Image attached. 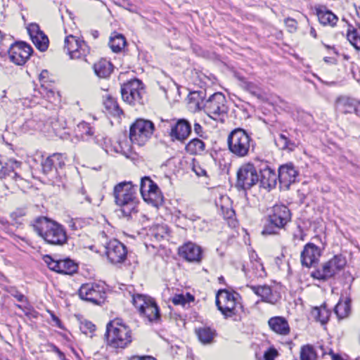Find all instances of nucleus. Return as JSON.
I'll return each instance as SVG.
<instances>
[{
    "mask_svg": "<svg viewBox=\"0 0 360 360\" xmlns=\"http://www.w3.org/2000/svg\"><path fill=\"white\" fill-rule=\"evenodd\" d=\"M32 47L25 42H16L11 45L8 53L9 59L18 65H24L31 56Z\"/></svg>",
    "mask_w": 360,
    "mask_h": 360,
    "instance_id": "16",
    "label": "nucleus"
},
{
    "mask_svg": "<svg viewBox=\"0 0 360 360\" xmlns=\"http://www.w3.org/2000/svg\"><path fill=\"white\" fill-rule=\"evenodd\" d=\"M78 294L82 300L95 304H100L105 297L104 285L96 283L83 284L79 289Z\"/></svg>",
    "mask_w": 360,
    "mask_h": 360,
    "instance_id": "12",
    "label": "nucleus"
},
{
    "mask_svg": "<svg viewBox=\"0 0 360 360\" xmlns=\"http://www.w3.org/2000/svg\"><path fill=\"white\" fill-rule=\"evenodd\" d=\"M285 24L289 28L290 32L295 31L297 29V22L292 18L285 19Z\"/></svg>",
    "mask_w": 360,
    "mask_h": 360,
    "instance_id": "51",
    "label": "nucleus"
},
{
    "mask_svg": "<svg viewBox=\"0 0 360 360\" xmlns=\"http://www.w3.org/2000/svg\"><path fill=\"white\" fill-rule=\"evenodd\" d=\"M8 167L4 166L1 160H0V179H3L6 176Z\"/></svg>",
    "mask_w": 360,
    "mask_h": 360,
    "instance_id": "58",
    "label": "nucleus"
},
{
    "mask_svg": "<svg viewBox=\"0 0 360 360\" xmlns=\"http://www.w3.org/2000/svg\"><path fill=\"white\" fill-rule=\"evenodd\" d=\"M238 297V293L231 292L226 290H221L217 292L216 305L226 318L239 315L240 312L243 311Z\"/></svg>",
    "mask_w": 360,
    "mask_h": 360,
    "instance_id": "6",
    "label": "nucleus"
},
{
    "mask_svg": "<svg viewBox=\"0 0 360 360\" xmlns=\"http://www.w3.org/2000/svg\"><path fill=\"white\" fill-rule=\"evenodd\" d=\"M317 318L322 324L326 323L328 320V312L326 311H322L319 310Z\"/></svg>",
    "mask_w": 360,
    "mask_h": 360,
    "instance_id": "53",
    "label": "nucleus"
},
{
    "mask_svg": "<svg viewBox=\"0 0 360 360\" xmlns=\"http://www.w3.org/2000/svg\"><path fill=\"white\" fill-rule=\"evenodd\" d=\"M169 124V136L172 141H178L184 143L191 133V124L186 119H179L167 122Z\"/></svg>",
    "mask_w": 360,
    "mask_h": 360,
    "instance_id": "14",
    "label": "nucleus"
},
{
    "mask_svg": "<svg viewBox=\"0 0 360 360\" xmlns=\"http://www.w3.org/2000/svg\"><path fill=\"white\" fill-rule=\"evenodd\" d=\"M354 112L360 117V101H356Z\"/></svg>",
    "mask_w": 360,
    "mask_h": 360,
    "instance_id": "60",
    "label": "nucleus"
},
{
    "mask_svg": "<svg viewBox=\"0 0 360 360\" xmlns=\"http://www.w3.org/2000/svg\"><path fill=\"white\" fill-rule=\"evenodd\" d=\"M275 143L281 150H289L292 151L296 147L295 142L290 140L288 136L284 133H281L278 135V136L275 139Z\"/></svg>",
    "mask_w": 360,
    "mask_h": 360,
    "instance_id": "32",
    "label": "nucleus"
},
{
    "mask_svg": "<svg viewBox=\"0 0 360 360\" xmlns=\"http://www.w3.org/2000/svg\"><path fill=\"white\" fill-rule=\"evenodd\" d=\"M193 130L194 132L199 136L200 137H203L204 131L202 129V127L199 124L195 122L193 124Z\"/></svg>",
    "mask_w": 360,
    "mask_h": 360,
    "instance_id": "55",
    "label": "nucleus"
},
{
    "mask_svg": "<svg viewBox=\"0 0 360 360\" xmlns=\"http://www.w3.org/2000/svg\"><path fill=\"white\" fill-rule=\"evenodd\" d=\"M268 325L271 330L280 335H288L290 328L288 321L283 316H274L269 319Z\"/></svg>",
    "mask_w": 360,
    "mask_h": 360,
    "instance_id": "22",
    "label": "nucleus"
},
{
    "mask_svg": "<svg viewBox=\"0 0 360 360\" xmlns=\"http://www.w3.org/2000/svg\"><path fill=\"white\" fill-rule=\"evenodd\" d=\"M185 150L191 155H202L205 150V143L202 140L195 138L186 145Z\"/></svg>",
    "mask_w": 360,
    "mask_h": 360,
    "instance_id": "29",
    "label": "nucleus"
},
{
    "mask_svg": "<svg viewBox=\"0 0 360 360\" xmlns=\"http://www.w3.org/2000/svg\"><path fill=\"white\" fill-rule=\"evenodd\" d=\"M188 300V304L191 302L194 301V297L191 295L190 293H187L186 295H185Z\"/></svg>",
    "mask_w": 360,
    "mask_h": 360,
    "instance_id": "63",
    "label": "nucleus"
},
{
    "mask_svg": "<svg viewBox=\"0 0 360 360\" xmlns=\"http://www.w3.org/2000/svg\"><path fill=\"white\" fill-rule=\"evenodd\" d=\"M56 156H52L50 155L49 156L46 160H44L42 162H41V167H42V171H43V173L45 174H48L49 173H50L54 168V158H56Z\"/></svg>",
    "mask_w": 360,
    "mask_h": 360,
    "instance_id": "41",
    "label": "nucleus"
},
{
    "mask_svg": "<svg viewBox=\"0 0 360 360\" xmlns=\"http://www.w3.org/2000/svg\"><path fill=\"white\" fill-rule=\"evenodd\" d=\"M203 110L214 120L224 122L229 110L225 96L221 92L213 94L204 103Z\"/></svg>",
    "mask_w": 360,
    "mask_h": 360,
    "instance_id": "7",
    "label": "nucleus"
},
{
    "mask_svg": "<svg viewBox=\"0 0 360 360\" xmlns=\"http://www.w3.org/2000/svg\"><path fill=\"white\" fill-rule=\"evenodd\" d=\"M334 311L339 320L347 317L350 312L349 302L347 300L339 301L335 307Z\"/></svg>",
    "mask_w": 360,
    "mask_h": 360,
    "instance_id": "34",
    "label": "nucleus"
},
{
    "mask_svg": "<svg viewBox=\"0 0 360 360\" xmlns=\"http://www.w3.org/2000/svg\"><path fill=\"white\" fill-rule=\"evenodd\" d=\"M278 356V352L274 348H271L264 352V360H274Z\"/></svg>",
    "mask_w": 360,
    "mask_h": 360,
    "instance_id": "50",
    "label": "nucleus"
},
{
    "mask_svg": "<svg viewBox=\"0 0 360 360\" xmlns=\"http://www.w3.org/2000/svg\"><path fill=\"white\" fill-rule=\"evenodd\" d=\"M105 254L112 264L123 262L127 257V248L116 239L109 241L105 245Z\"/></svg>",
    "mask_w": 360,
    "mask_h": 360,
    "instance_id": "17",
    "label": "nucleus"
},
{
    "mask_svg": "<svg viewBox=\"0 0 360 360\" xmlns=\"http://www.w3.org/2000/svg\"><path fill=\"white\" fill-rule=\"evenodd\" d=\"M259 174L257 162L245 163L240 166L237 172V187L243 190L250 189L258 184Z\"/></svg>",
    "mask_w": 360,
    "mask_h": 360,
    "instance_id": "11",
    "label": "nucleus"
},
{
    "mask_svg": "<svg viewBox=\"0 0 360 360\" xmlns=\"http://www.w3.org/2000/svg\"><path fill=\"white\" fill-rule=\"evenodd\" d=\"M179 255L186 260L192 262H199L202 259L200 247L189 242L179 248Z\"/></svg>",
    "mask_w": 360,
    "mask_h": 360,
    "instance_id": "21",
    "label": "nucleus"
},
{
    "mask_svg": "<svg viewBox=\"0 0 360 360\" xmlns=\"http://www.w3.org/2000/svg\"><path fill=\"white\" fill-rule=\"evenodd\" d=\"M115 202L122 209V212L126 217L132 212H136L137 201L135 188L130 181H124L117 184L113 191Z\"/></svg>",
    "mask_w": 360,
    "mask_h": 360,
    "instance_id": "2",
    "label": "nucleus"
},
{
    "mask_svg": "<svg viewBox=\"0 0 360 360\" xmlns=\"http://www.w3.org/2000/svg\"><path fill=\"white\" fill-rule=\"evenodd\" d=\"M249 287L257 296L261 297L262 301L270 304L276 302L277 300L273 295L271 288L269 285H250Z\"/></svg>",
    "mask_w": 360,
    "mask_h": 360,
    "instance_id": "24",
    "label": "nucleus"
},
{
    "mask_svg": "<svg viewBox=\"0 0 360 360\" xmlns=\"http://www.w3.org/2000/svg\"><path fill=\"white\" fill-rule=\"evenodd\" d=\"M4 179H11L16 183H18L23 180V179L19 174H18L14 170L9 169L8 168L7 170L6 176L4 177Z\"/></svg>",
    "mask_w": 360,
    "mask_h": 360,
    "instance_id": "48",
    "label": "nucleus"
},
{
    "mask_svg": "<svg viewBox=\"0 0 360 360\" xmlns=\"http://www.w3.org/2000/svg\"><path fill=\"white\" fill-rule=\"evenodd\" d=\"M129 360H156V359L150 356H133Z\"/></svg>",
    "mask_w": 360,
    "mask_h": 360,
    "instance_id": "57",
    "label": "nucleus"
},
{
    "mask_svg": "<svg viewBox=\"0 0 360 360\" xmlns=\"http://www.w3.org/2000/svg\"><path fill=\"white\" fill-rule=\"evenodd\" d=\"M52 156H57L56 158H54V168L57 169L58 168H63L65 165L66 157L64 154L62 153H53Z\"/></svg>",
    "mask_w": 360,
    "mask_h": 360,
    "instance_id": "45",
    "label": "nucleus"
},
{
    "mask_svg": "<svg viewBox=\"0 0 360 360\" xmlns=\"http://www.w3.org/2000/svg\"><path fill=\"white\" fill-rule=\"evenodd\" d=\"M91 35L93 36V37H94V39L98 38V35H99V32H98L97 30H92V31L91 32Z\"/></svg>",
    "mask_w": 360,
    "mask_h": 360,
    "instance_id": "64",
    "label": "nucleus"
},
{
    "mask_svg": "<svg viewBox=\"0 0 360 360\" xmlns=\"http://www.w3.org/2000/svg\"><path fill=\"white\" fill-rule=\"evenodd\" d=\"M346 264V261L341 255H335L330 260L323 262L310 274L314 279L326 281L340 271Z\"/></svg>",
    "mask_w": 360,
    "mask_h": 360,
    "instance_id": "9",
    "label": "nucleus"
},
{
    "mask_svg": "<svg viewBox=\"0 0 360 360\" xmlns=\"http://www.w3.org/2000/svg\"><path fill=\"white\" fill-rule=\"evenodd\" d=\"M44 262L51 271L59 272V260H54L51 256L46 255L44 257Z\"/></svg>",
    "mask_w": 360,
    "mask_h": 360,
    "instance_id": "43",
    "label": "nucleus"
},
{
    "mask_svg": "<svg viewBox=\"0 0 360 360\" xmlns=\"http://www.w3.org/2000/svg\"><path fill=\"white\" fill-rule=\"evenodd\" d=\"M32 226L34 231L49 244L63 245L67 242L66 231L63 226L45 217H37Z\"/></svg>",
    "mask_w": 360,
    "mask_h": 360,
    "instance_id": "1",
    "label": "nucleus"
},
{
    "mask_svg": "<svg viewBox=\"0 0 360 360\" xmlns=\"http://www.w3.org/2000/svg\"><path fill=\"white\" fill-rule=\"evenodd\" d=\"M47 74H48L47 70H43L41 72V74L39 75V79L41 81L42 79H45Z\"/></svg>",
    "mask_w": 360,
    "mask_h": 360,
    "instance_id": "62",
    "label": "nucleus"
},
{
    "mask_svg": "<svg viewBox=\"0 0 360 360\" xmlns=\"http://www.w3.org/2000/svg\"><path fill=\"white\" fill-rule=\"evenodd\" d=\"M356 101L347 96H340L335 101V109L344 114L354 112Z\"/></svg>",
    "mask_w": 360,
    "mask_h": 360,
    "instance_id": "23",
    "label": "nucleus"
},
{
    "mask_svg": "<svg viewBox=\"0 0 360 360\" xmlns=\"http://www.w3.org/2000/svg\"><path fill=\"white\" fill-rule=\"evenodd\" d=\"M32 42L41 51H44L48 49L49 39L44 32L35 37V39L32 40Z\"/></svg>",
    "mask_w": 360,
    "mask_h": 360,
    "instance_id": "39",
    "label": "nucleus"
},
{
    "mask_svg": "<svg viewBox=\"0 0 360 360\" xmlns=\"http://www.w3.org/2000/svg\"><path fill=\"white\" fill-rule=\"evenodd\" d=\"M140 192L145 201L156 202L162 198L159 187L149 176L141 179Z\"/></svg>",
    "mask_w": 360,
    "mask_h": 360,
    "instance_id": "18",
    "label": "nucleus"
},
{
    "mask_svg": "<svg viewBox=\"0 0 360 360\" xmlns=\"http://www.w3.org/2000/svg\"><path fill=\"white\" fill-rule=\"evenodd\" d=\"M75 133L77 137L81 138L84 141H89V138L94 134L89 124L85 122H80L77 124Z\"/></svg>",
    "mask_w": 360,
    "mask_h": 360,
    "instance_id": "31",
    "label": "nucleus"
},
{
    "mask_svg": "<svg viewBox=\"0 0 360 360\" xmlns=\"http://www.w3.org/2000/svg\"><path fill=\"white\" fill-rule=\"evenodd\" d=\"M321 253L322 251L319 246L312 243H307L300 254L302 265L307 268L314 266L319 262Z\"/></svg>",
    "mask_w": 360,
    "mask_h": 360,
    "instance_id": "19",
    "label": "nucleus"
},
{
    "mask_svg": "<svg viewBox=\"0 0 360 360\" xmlns=\"http://www.w3.org/2000/svg\"><path fill=\"white\" fill-rule=\"evenodd\" d=\"M317 354L314 347L311 345H306L301 347L300 360H316Z\"/></svg>",
    "mask_w": 360,
    "mask_h": 360,
    "instance_id": "37",
    "label": "nucleus"
},
{
    "mask_svg": "<svg viewBox=\"0 0 360 360\" xmlns=\"http://www.w3.org/2000/svg\"><path fill=\"white\" fill-rule=\"evenodd\" d=\"M103 104L109 113L113 115H120L122 113V110L119 107L117 101L112 96H107Z\"/></svg>",
    "mask_w": 360,
    "mask_h": 360,
    "instance_id": "35",
    "label": "nucleus"
},
{
    "mask_svg": "<svg viewBox=\"0 0 360 360\" xmlns=\"http://www.w3.org/2000/svg\"><path fill=\"white\" fill-rule=\"evenodd\" d=\"M95 74L100 78H106L112 71V65L105 59H101L94 65Z\"/></svg>",
    "mask_w": 360,
    "mask_h": 360,
    "instance_id": "26",
    "label": "nucleus"
},
{
    "mask_svg": "<svg viewBox=\"0 0 360 360\" xmlns=\"http://www.w3.org/2000/svg\"><path fill=\"white\" fill-rule=\"evenodd\" d=\"M28 33L32 39V41L38 37L39 34L43 32L40 30L39 26L36 23H31L27 27Z\"/></svg>",
    "mask_w": 360,
    "mask_h": 360,
    "instance_id": "44",
    "label": "nucleus"
},
{
    "mask_svg": "<svg viewBox=\"0 0 360 360\" xmlns=\"http://www.w3.org/2000/svg\"><path fill=\"white\" fill-rule=\"evenodd\" d=\"M12 296H13L15 298L17 299V300L20 302H24L27 301V298L24 295L18 292V290H13V292H11Z\"/></svg>",
    "mask_w": 360,
    "mask_h": 360,
    "instance_id": "54",
    "label": "nucleus"
},
{
    "mask_svg": "<svg viewBox=\"0 0 360 360\" xmlns=\"http://www.w3.org/2000/svg\"><path fill=\"white\" fill-rule=\"evenodd\" d=\"M52 319L53 321H55L56 326L59 328H62L61 327V321L60 320L58 319V317H57L56 315L54 314H52Z\"/></svg>",
    "mask_w": 360,
    "mask_h": 360,
    "instance_id": "59",
    "label": "nucleus"
},
{
    "mask_svg": "<svg viewBox=\"0 0 360 360\" xmlns=\"http://www.w3.org/2000/svg\"><path fill=\"white\" fill-rule=\"evenodd\" d=\"M4 45V37L1 32L0 31V50L2 49V47Z\"/></svg>",
    "mask_w": 360,
    "mask_h": 360,
    "instance_id": "61",
    "label": "nucleus"
},
{
    "mask_svg": "<svg viewBox=\"0 0 360 360\" xmlns=\"http://www.w3.org/2000/svg\"><path fill=\"white\" fill-rule=\"evenodd\" d=\"M154 131L155 125L152 121L137 119L130 127L129 139L133 144L143 146L150 139Z\"/></svg>",
    "mask_w": 360,
    "mask_h": 360,
    "instance_id": "8",
    "label": "nucleus"
},
{
    "mask_svg": "<svg viewBox=\"0 0 360 360\" xmlns=\"http://www.w3.org/2000/svg\"><path fill=\"white\" fill-rule=\"evenodd\" d=\"M172 302L175 305H182L183 307H186L188 304L187 298L183 294L176 295L172 298Z\"/></svg>",
    "mask_w": 360,
    "mask_h": 360,
    "instance_id": "46",
    "label": "nucleus"
},
{
    "mask_svg": "<svg viewBox=\"0 0 360 360\" xmlns=\"http://www.w3.org/2000/svg\"><path fill=\"white\" fill-rule=\"evenodd\" d=\"M152 235L156 240H162L168 235V227L165 225H156L152 230Z\"/></svg>",
    "mask_w": 360,
    "mask_h": 360,
    "instance_id": "40",
    "label": "nucleus"
},
{
    "mask_svg": "<svg viewBox=\"0 0 360 360\" xmlns=\"http://www.w3.org/2000/svg\"><path fill=\"white\" fill-rule=\"evenodd\" d=\"M199 340L203 344H209L213 341L216 332L210 327H201L195 329Z\"/></svg>",
    "mask_w": 360,
    "mask_h": 360,
    "instance_id": "30",
    "label": "nucleus"
},
{
    "mask_svg": "<svg viewBox=\"0 0 360 360\" xmlns=\"http://www.w3.org/2000/svg\"><path fill=\"white\" fill-rule=\"evenodd\" d=\"M79 328L83 333L91 335L95 331L96 326L91 321L84 320L80 322Z\"/></svg>",
    "mask_w": 360,
    "mask_h": 360,
    "instance_id": "42",
    "label": "nucleus"
},
{
    "mask_svg": "<svg viewBox=\"0 0 360 360\" xmlns=\"http://www.w3.org/2000/svg\"><path fill=\"white\" fill-rule=\"evenodd\" d=\"M139 314L150 323H159L161 320V315L157 303L153 305L150 304L149 307L143 309V311H140Z\"/></svg>",
    "mask_w": 360,
    "mask_h": 360,
    "instance_id": "28",
    "label": "nucleus"
},
{
    "mask_svg": "<svg viewBox=\"0 0 360 360\" xmlns=\"http://www.w3.org/2000/svg\"><path fill=\"white\" fill-rule=\"evenodd\" d=\"M59 272L63 274H72L76 272L77 269V266L76 264L70 259H66L63 260H59Z\"/></svg>",
    "mask_w": 360,
    "mask_h": 360,
    "instance_id": "36",
    "label": "nucleus"
},
{
    "mask_svg": "<svg viewBox=\"0 0 360 360\" xmlns=\"http://www.w3.org/2000/svg\"><path fill=\"white\" fill-rule=\"evenodd\" d=\"M64 49L72 59L85 58L90 51L84 40H79L72 34L65 37Z\"/></svg>",
    "mask_w": 360,
    "mask_h": 360,
    "instance_id": "13",
    "label": "nucleus"
},
{
    "mask_svg": "<svg viewBox=\"0 0 360 360\" xmlns=\"http://www.w3.org/2000/svg\"><path fill=\"white\" fill-rule=\"evenodd\" d=\"M290 220L291 213L288 207L284 205H275L269 214L268 223L264 226L262 234H276Z\"/></svg>",
    "mask_w": 360,
    "mask_h": 360,
    "instance_id": "5",
    "label": "nucleus"
},
{
    "mask_svg": "<svg viewBox=\"0 0 360 360\" xmlns=\"http://www.w3.org/2000/svg\"><path fill=\"white\" fill-rule=\"evenodd\" d=\"M105 337L108 345L115 349H124L132 340L131 330L120 319H115L107 324Z\"/></svg>",
    "mask_w": 360,
    "mask_h": 360,
    "instance_id": "3",
    "label": "nucleus"
},
{
    "mask_svg": "<svg viewBox=\"0 0 360 360\" xmlns=\"http://www.w3.org/2000/svg\"><path fill=\"white\" fill-rule=\"evenodd\" d=\"M132 302L139 312L143 311V309L149 307L150 304L151 305L156 304V302L153 298L142 294L134 295L132 296Z\"/></svg>",
    "mask_w": 360,
    "mask_h": 360,
    "instance_id": "27",
    "label": "nucleus"
},
{
    "mask_svg": "<svg viewBox=\"0 0 360 360\" xmlns=\"http://www.w3.org/2000/svg\"><path fill=\"white\" fill-rule=\"evenodd\" d=\"M122 98L130 105H143L146 101V91L138 79H132L121 87Z\"/></svg>",
    "mask_w": 360,
    "mask_h": 360,
    "instance_id": "10",
    "label": "nucleus"
},
{
    "mask_svg": "<svg viewBox=\"0 0 360 360\" xmlns=\"http://www.w3.org/2000/svg\"><path fill=\"white\" fill-rule=\"evenodd\" d=\"M252 141L251 136L245 129L237 128L228 136V148L236 157L245 158L249 155Z\"/></svg>",
    "mask_w": 360,
    "mask_h": 360,
    "instance_id": "4",
    "label": "nucleus"
},
{
    "mask_svg": "<svg viewBox=\"0 0 360 360\" xmlns=\"http://www.w3.org/2000/svg\"><path fill=\"white\" fill-rule=\"evenodd\" d=\"M26 214V212L22 209H18L15 211L11 213V218L15 221L16 223L20 224L21 221L20 219L22 218Z\"/></svg>",
    "mask_w": 360,
    "mask_h": 360,
    "instance_id": "47",
    "label": "nucleus"
},
{
    "mask_svg": "<svg viewBox=\"0 0 360 360\" xmlns=\"http://www.w3.org/2000/svg\"><path fill=\"white\" fill-rule=\"evenodd\" d=\"M247 89L253 95L256 96H260V92L259 89L252 83H248L246 84Z\"/></svg>",
    "mask_w": 360,
    "mask_h": 360,
    "instance_id": "52",
    "label": "nucleus"
},
{
    "mask_svg": "<svg viewBox=\"0 0 360 360\" xmlns=\"http://www.w3.org/2000/svg\"><path fill=\"white\" fill-rule=\"evenodd\" d=\"M297 176L298 171L292 163H286L279 167L278 179L281 185L286 189L295 182Z\"/></svg>",
    "mask_w": 360,
    "mask_h": 360,
    "instance_id": "20",
    "label": "nucleus"
},
{
    "mask_svg": "<svg viewBox=\"0 0 360 360\" xmlns=\"http://www.w3.org/2000/svg\"><path fill=\"white\" fill-rule=\"evenodd\" d=\"M79 193H80L83 196L82 198L79 199V200L80 201L81 203H82L84 202V200H86V202L91 203V198L86 194V191L84 190V188L83 187H82L79 189Z\"/></svg>",
    "mask_w": 360,
    "mask_h": 360,
    "instance_id": "56",
    "label": "nucleus"
},
{
    "mask_svg": "<svg viewBox=\"0 0 360 360\" xmlns=\"http://www.w3.org/2000/svg\"><path fill=\"white\" fill-rule=\"evenodd\" d=\"M48 346L51 348V350L55 353H56L58 356V358L60 360H70L65 357V354L54 344L49 343Z\"/></svg>",
    "mask_w": 360,
    "mask_h": 360,
    "instance_id": "49",
    "label": "nucleus"
},
{
    "mask_svg": "<svg viewBox=\"0 0 360 360\" xmlns=\"http://www.w3.org/2000/svg\"><path fill=\"white\" fill-rule=\"evenodd\" d=\"M347 37L355 49L360 50V27L357 29L348 30Z\"/></svg>",
    "mask_w": 360,
    "mask_h": 360,
    "instance_id": "38",
    "label": "nucleus"
},
{
    "mask_svg": "<svg viewBox=\"0 0 360 360\" xmlns=\"http://www.w3.org/2000/svg\"><path fill=\"white\" fill-rule=\"evenodd\" d=\"M316 15L319 21L323 25L334 26L338 18L330 11L326 9V7L321 6L316 9Z\"/></svg>",
    "mask_w": 360,
    "mask_h": 360,
    "instance_id": "25",
    "label": "nucleus"
},
{
    "mask_svg": "<svg viewBox=\"0 0 360 360\" xmlns=\"http://www.w3.org/2000/svg\"><path fill=\"white\" fill-rule=\"evenodd\" d=\"M259 172L258 184L264 188L271 189L276 185L278 174L265 161H257Z\"/></svg>",
    "mask_w": 360,
    "mask_h": 360,
    "instance_id": "15",
    "label": "nucleus"
},
{
    "mask_svg": "<svg viewBox=\"0 0 360 360\" xmlns=\"http://www.w3.org/2000/svg\"><path fill=\"white\" fill-rule=\"evenodd\" d=\"M125 45L126 39L122 34H116L110 37L109 46L113 52L118 53L121 51Z\"/></svg>",
    "mask_w": 360,
    "mask_h": 360,
    "instance_id": "33",
    "label": "nucleus"
}]
</instances>
